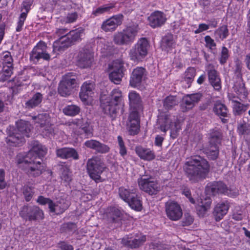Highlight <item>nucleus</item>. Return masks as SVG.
Returning <instances> with one entry per match:
<instances>
[{
    "instance_id": "c756f323",
    "label": "nucleus",
    "mask_w": 250,
    "mask_h": 250,
    "mask_svg": "<svg viewBox=\"0 0 250 250\" xmlns=\"http://www.w3.org/2000/svg\"><path fill=\"white\" fill-rule=\"evenodd\" d=\"M146 240V235L138 233L134 235L133 239H129L128 237L123 238L122 243L125 246L135 248L143 244Z\"/></svg>"
},
{
    "instance_id": "bf43d9fd",
    "label": "nucleus",
    "mask_w": 250,
    "mask_h": 250,
    "mask_svg": "<svg viewBox=\"0 0 250 250\" xmlns=\"http://www.w3.org/2000/svg\"><path fill=\"white\" fill-rule=\"evenodd\" d=\"M52 200H51L49 198H45L42 196H40L38 199L37 200V202L42 205H44L47 204L48 205V208L50 207V205L52 203Z\"/></svg>"
},
{
    "instance_id": "b1692460",
    "label": "nucleus",
    "mask_w": 250,
    "mask_h": 250,
    "mask_svg": "<svg viewBox=\"0 0 250 250\" xmlns=\"http://www.w3.org/2000/svg\"><path fill=\"white\" fill-rule=\"evenodd\" d=\"M201 97L202 95L199 93L185 96L181 106L182 111L186 112L192 109L200 101Z\"/></svg>"
},
{
    "instance_id": "4468645a",
    "label": "nucleus",
    "mask_w": 250,
    "mask_h": 250,
    "mask_svg": "<svg viewBox=\"0 0 250 250\" xmlns=\"http://www.w3.org/2000/svg\"><path fill=\"white\" fill-rule=\"evenodd\" d=\"M70 128L76 135L84 133L85 137L88 138L92 136V132L88 123L82 118L73 120L69 122Z\"/></svg>"
},
{
    "instance_id": "72a5a7b5",
    "label": "nucleus",
    "mask_w": 250,
    "mask_h": 250,
    "mask_svg": "<svg viewBox=\"0 0 250 250\" xmlns=\"http://www.w3.org/2000/svg\"><path fill=\"white\" fill-rule=\"evenodd\" d=\"M175 46V41L173 36L171 34L166 35L162 39V47L163 49L169 51Z\"/></svg>"
},
{
    "instance_id": "412c9836",
    "label": "nucleus",
    "mask_w": 250,
    "mask_h": 250,
    "mask_svg": "<svg viewBox=\"0 0 250 250\" xmlns=\"http://www.w3.org/2000/svg\"><path fill=\"white\" fill-rule=\"evenodd\" d=\"M93 90L94 84L91 82H85L82 85L79 97L84 104H91L94 94Z\"/></svg>"
},
{
    "instance_id": "a18cd8bd",
    "label": "nucleus",
    "mask_w": 250,
    "mask_h": 250,
    "mask_svg": "<svg viewBox=\"0 0 250 250\" xmlns=\"http://www.w3.org/2000/svg\"><path fill=\"white\" fill-rule=\"evenodd\" d=\"M215 35L217 38L223 40L229 35V31L226 25H223L219 28L215 32Z\"/></svg>"
},
{
    "instance_id": "6ab92c4d",
    "label": "nucleus",
    "mask_w": 250,
    "mask_h": 250,
    "mask_svg": "<svg viewBox=\"0 0 250 250\" xmlns=\"http://www.w3.org/2000/svg\"><path fill=\"white\" fill-rule=\"evenodd\" d=\"M20 214L22 218L30 221L42 220L44 218L43 211L37 206H24Z\"/></svg>"
},
{
    "instance_id": "4be33fe9",
    "label": "nucleus",
    "mask_w": 250,
    "mask_h": 250,
    "mask_svg": "<svg viewBox=\"0 0 250 250\" xmlns=\"http://www.w3.org/2000/svg\"><path fill=\"white\" fill-rule=\"evenodd\" d=\"M241 69L240 65L237 64L236 70L237 77L236 78V81L234 82L233 89L240 98H245L247 97L248 93L240 74Z\"/></svg>"
},
{
    "instance_id": "8fccbe9b",
    "label": "nucleus",
    "mask_w": 250,
    "mask_h": 250,
    "mask_svg": "<svg viewBox=\"0 0 250 250\" xmlns=\"http://www.w3.org/2000/svg\"><path fill=\"white\" fill-rule=\"evenodd\" d=\"M23 193L26 201H29L33 195L32 188L28 185H24L23 187Z\"/></svg>"
},
{
    "instance_id": "dca6fc26",
    "label": "nucleus",
    "mask_w": 250,
    "mask_h": 250,
    "mask_svg": "<svg viewBox=\"0 0 250 250\" xmlns=\"http://www.w3.org/2000/svg\"><path fill=\"white\" fill-rule=\"evenodd\" d=\"M46 48L44 42H39L30 53V61L34 63H36L41 59L46 61L49 60L50 57L46 51Z\"/></svg>"
},
{
    "instance_id": "a19ab883",
    "label": "nucleus",
    "mask_w": 250,
    "mask_h": 250,
    "mask_svg": "<svg viewBox=\"0 0 250 250\" xmlns=\"http://www.w3.org/2000/svg\"><path fill=\"white\" fill-rule=\"evenodd\" d=\"M196 70L194 67H189L187 68L184 74V80L187 83H191L196 75Z\"/></svg>"
},
{
    "instance_id": "4c0bfd02",
    "label": "nucleus",
    "mask_w": 250,
    "mask_h": 250,
    "mask_svg": "<svg viewBox=\"0 0 250 250\" xmlns=\"http://www.w3.org/2000/svg\"><path fill=\"white\" fill-rule=\"evenodd\" d=\"M80 111V107L76 105H69L63 109V112L65 115L71 116L78 114Z\"/></svg>"
},
{
    "instance_id": "aec40b11",
    "label": "nucleus",
    "mask_w": 250,
    "mask_h": 250,
    "mask_svg": "<svg viewBox=\"0 0 250 250\" xmlns=\"http://www.w3.org/2000/svg\"><path fill=\"white\" fill-rule=\"evenodd\" d=\"M35 119L40 124V131L44 137H50L54 135V130L50 124V118L47 114H42L35 117Z\"/></svg>"
},
{
    "instance_id": "58836bf2",
    "label": "nucleus",
    "mask_w": 250,
    "mask_h": 250,
    "mask_svg": "<svg viewBox=\"0 0 250 250\" xmlns=\"http://www.w3.org/2000/svg\"><path fill=\"white\" fill-rule=\"evenodd\" d=\"M12 74V67L11 65H4L2 71L0 73V81L7 80Z\"/></svg>"
},
{
    "instance_id": "6e6d98bb",
    "label": "nucleus",
    "mask_w": 250,
    "mask_h": 250,
    "mask_svg": "<svg viewBox=\"0 0 250 250\" xmlns=\"http://www.w3.org/2000/svg\"><path fill=\"white\" fill-rule=\"evenodd\" d=\"M96 149V151L101 153H106L109 151L110 147L106 145L99 142V145Z\"/></svg>"
},
{
    "instance_id": "cd10ccee",
    "label": "nucleus",
    "mask_w": 250,
    "mask_h": 250,
    "mask_svg": "<svg viewBox=\"0 0 250 250\" xmlns=\"http://www.w3.org/2000/svg\"><path fill=\"white\" fill-rule=\"evenodd\" d=\"M146 70L142 67H137L132 71L129 84L133 87L139 86L145 76Z\"/></svg>"
},
{
    "instance_id": "c9c22d12",
    "label": "nucleus",
    "mask_w": 250,
    "mask_h": 250,
    "mask_svg": "<svg viewBox=\"0 0 250 250\" xmlns=\"http://www.w3.org/2000/svg\"><path fill=\"white\" fill-rule=\"evenodd\" d=\"M42 95L41 93L37 92L25 103V106L28 109L33 108L38 106L42 100Z\"/></svg>"
},
{
    "instance_id": "39448f33",
    "label": "nucleus",
    "mask_w": 250,
    "mask_h": 250,
    "mask_svg": "<svg viewBox=\"0 0 250 250\" xmlns=\"http://www.w3.org/2000/svg\"><path fill=\"white\" fill-rule=\"evenodd\" d=\"M65 29H58L56 34L60 37L59 39L53 43V51H61L63 48L67 47L76 42H80L83 35V30L78 28L67 33Z\"/></svg>"
},
{
    "instance_id": "2f4dec72",
    "label": "nucleus",
    "mask_w": 250,
    "mask_h": 250,
    "mask_svg": "<svg viewBox=\"0 0 250 250\" xmlns=\"http://www.w3.org/2000/svg\"><path fill=\"white\" fill-rule=\"evenodd\" d=\"M135 152L140 159L147 161H151L155 158L154 152L150 148L138 146L135 148Z\"/></svg>"
},
{
    "instance_id": "052dcab7",
    "label": "nucleus",
    "mask_w": 250,
    "mask_h": 250,
    "mask_svg": "<svg viewBox=\"0 0 250 250\" xmlns=\"http://www.w3.org/2000/svg\"><path fill=\"white\" fill-rule=\"evenodd\" d=\"M7 185L5 181V172L3 169H0V189H4Z\"/></svg>"
},
{
    "instance_id": "0e129e2a",
    "label": "nucleus",
    "mask_w": 250,
    "mask_h": 250,
    "mask_svg": "<svg viewBox=\"0 0 250 250\" xmlns=\"http://www.w3.org/2000/svg\"><path fill=\"white\" fill-rule=\"evenodd\" d=\"M209 26L205 23H201L199 25L198 28L194 31L195 34L201 33L209 29Z\"/></svg>"
},
{
    "instance_id": "a211bd4d",
    "label": "nucleus",
    "mask_w": 250,
    "mask_h": 250,
    "mask_svg": "<svg viewBox=\"0 0 250 250\" xmlns=\"http://www.w3.org/2000/svg\"><path fill=\"white\" fill-rule=\"evenodd\" d=\"M165 211L167 218L172 221H178L183 215L180 205L175 201H169L166 203Z\"/></svg>"
},
{
    "instance_id": "9b49d317",
    "label": "nucleus",
    "mask_w": 250,
    "mask_h": 250,
    "mask_svg": "<svg viewBox=\"0 0 250 250\" xmlns=\"http://www.w3.org/2000/svg\"><path fill=\"white\" fill-rule=\"evenodd\" d=\"M78 86L76 76L69 73L64 75L58 87L59 93L63 97L70 95L75 88Z\"/></svg>"
},
{
    "instance_id": "de8ad7c7",
    "label": "nucleus",
    "mask_w": 250,
    "mask_h": 250,
    "mask_svg": "<svg viewBox=\"0 0 250 250\" xmlns=\"http://www.w3.org/2000/svg\"><path fill=\"white\" fill-rule=\"evenodd\" d=\"M229 50L226 47H223L220 54L219 62L221 64H225L229 57Z\"/></svg>"
},
{
    "instance_id": "f8f14e48",
    "label": "nucleus",
    "mask_w": 250,
    "mask_h": 250,
    "mask_svg": "<svg viewBox=\"0 0 250 250\" xmlns=\"http://www.w3.org/2000/svg\"><path fill=\"white\" fill-rule=\"evenodd\" d=\"M105 168L103 162L98 157L93 158L88 161L87 169L91 179L99 182L102 181L101 175Z\"/></svg>"
},
{
    "instance_id": "338daca9",
    "label": "nucleus",
    "mask_w": 250,
    "mask_h": 250,
    "mask_svg": "<svg viewBox=\"0 0 250 250\" xmlns=\"http://www.w3.org/2000/svg\"><path fill=\"white\" fill-rule=\"evenodd\" d=\"M66 152H67L66 148H60L57 150V155L61 158L65 159Z\"/></svg>"
},
{
    "instance_id": "a878e982",
    "label": "nucleus",
    "mask_w": 250,
    "mask_h": 250,
    "mask_svg": "<svg viewBox=\"0 0 250 250\" xmlns=\"http://www.w3.org/2000/svg\"><path fill=\"white\" fill-rule=\"evenodd\" d=\"M220 136L219 132H217L215 135H211L210 147L206 150L207 155L211 159L214 160L218 157V145L220 143Z\"/></svg>"
},
{
    "instance_id": "ea45409f",
    "label": "nucleus",
    "mask_w": 250,
    "mask_h": 250,
    "mask_svg": "<svg viewBox=\"0 0 250 250\" xmlns=\"http://www.w3.org/2000/svg\"><path fill=\"white\" fill-rule=\"evenodd\" d=\"M120 214V211L115 207L108 208L105 213L106 217L111 221H114Z\"/></svg>"
},
{
    "instance_id": "79ce46f5",
    "label": "nucleus",
    "mask_w": 250,
    "mask_h": 250,
    "mask_svg": "<svg viewBox=\"0 0 250 250\" xmlns=\"http://www.w3.org/2000/svg\"><path fill=\"white\" fill-rule=\"evenodd\" d=\"M213 110L216 114L223 117L226 116L228 113V109L226 106L220 103L215 104Z\"/></svg>"
},
{
    "instance_id": "e2e57ef3",
    "label": "nucleus",
    "mask_w": 250,
    "mask_h": 250,
    "mask_svg": "<svg viewBox=\"0 0 250 250\" xmlns=\"http://www.w3.org/2000/svg\"><path fill=\"white\" fill-rule=\"evenodd\" d=\"M193 220L192 216L188 213L185 214L183 221V224L184 226H189L193 223Z\"/></svg>"
},
{
    "instance_id": "f257e3e1",
    "label": "nucleus",
    "mask_w": 250,
    "mask_h": 250,
    "mask_svg": "<svg viewBox=\"0 0 250 250\" xmlns=\"http://www.w3.org/2000/svg\"><path fill=\"white\" fill-rule=\"evenodd\" d=\"M30 150L26 155L18 154L16 161L19 167L23 168L29 176L36 177L44 170V166L41 162V157L46 154L47 149L38 141L32 142Z\"/></svg>"
},
{
    "instance_id": "6e6552de",
    "label": "nucleus",
    "mask_w": 250,
    "mask_h": 250,
    "mask_svg": "<svg viewBox=\"0 0 250 250\" xmlns=\"http://www.w3.org/2000/svg\"><path fill=\"white\" fill-rule=\"evenodd\" d=\"M158 123L162 131L166 132L167 130H170V137L173 139L178 136L179 132L181 129L180 120L172 115L165 114L160 116Z\"/></svg>"
},
{
    "instance_id": "49530a36",
    "label": "nucleus",
    "mask_w": 250,
    "mask_h": 250,
    "mask_svg": "<svg viewBox=\"0 0 250 250\" xmlns=\"http://www.w3.org/2000/svg\"><path fill=\"white\" fill-rule=\"evenodd\" d=\"M61 177L62 179V182L65 186L69 185L72 180L71 172L67 169H65L63 170Z\"/></svg>"
},
{
    "instance_id": "2eb2a0df",
    "label": "nucleus",
    "mask_w": 250,
    "mask_h": 250,
    "mask_svg": "<svg viewBox=\"0 0 250 250\" xmlns=\"http://www.w3.org/2000/svg\"><path fill=\"white\" fill-rule=\"evenodd\" d=\"M94 54L88 47L82 48L76 56L77 65L81 68H87L91 66L93 62Z\"/></svg>"
},
{
    "instance_id": "37998d69",
    "label": "nucleus",
    "mask_w": 250,
    "mask_h": 250,
    "mask_svg": "<svg viewBox=\"0 0 250 250\" xmlns=\"http://www.w3.org/2000/svg\"><path fill=\"white\" fill-rule=\"evenodd\" d=\"M233 111L235 114L239 115L248 109V105L242 104L239 102L232 101Z\"/></svg>"
},
{
    "instance_id": "5701e85b",
    "label": "nucleus",
    "mask_w": 250,
    "mask_h": 250,
    "mask_svg": "<svg viewBox=\"0 0 250 250\" xmlns=\"http://www.w3.org/2000/svg\"><path fill=\"white\" fill-rule=\"evenodd\" d=\"M123 16L121 14L116 15L104 21L101 26L104 31L113 32L122 23Z\"/></svg>"
},
{
    "instance_id": "864d4df0",
    "label": "nucleus",
    "mask_w": 250,
    "mask_h": 250,
    "mask_svg": "<svg viewBox=\"0 0 250 250\" xmlns=\"http://www.w3.org/2000/svg\"><path fill=\"white\" fill-rule=\"evenodd\" d=\"M205 41L206 42V46L210 49L213 50L215 49L216 43L209 36H206L205 37Z\"/></svg>"
},
{
    "instance_id": "20e7f679",
    "label": "nucleus",
    "mask_w": 250,
    "mask_h": 250,
    "mask_svg": "<svg viewBox=\"0 0 250 250\" xmlns=\"http://www.w3.org/2000/svg\"><path fill=\"white\" fill-rule=\"evenodd\" d=\"M16 128L10 127L7 129L8 136L6 138L7 144L10 146H17L25 142L24 137H28L31 134V125L22 120L16 123Z\"/></svg>"
},
{
    "instance_id": "f03ea898",
    "label": "nucleus",
    "mask_w": 250,
    "mask_h": 250,
    "mask_svg": "<svg viewBox=\"0 0 250 250\" xmlns=\"http://www.w3.org/2000/svg\"><path fill=\"white\" fill-rule=\"evenodd\" d=\"M209 169L208 162L200 156L188 159L183 166L186 176L193 182L205 178Z\"/></svg>"
},
{
    "instance_id": "7ed1b4c3",
    "label": "nucleus",
    "mask_w": 250,
    "mask_h": 250,
    "mask_svg": "<svg viewBox=\"0 0 250 250\" xmlns=\"http://www.w3.org/2000/svg\"><path fill=\"white\" fill-rule=\"evenodd\" d=\"M130 111L127 123V130L130 135L137 134L140 130L138 110L141 108V99L138 93L131 91L128 93Z\"/></svg>"
},
{
    "instance_id": "9d476101",
    "label": "nucleus",
    "mask_w": 250,
    "mask_h": 250,
    "mask_svg": "<svg viewBox=\"0 0 250 250\" xmlns=\"http://www.w3.org/2000/svg\"><path fill=\"white\" fill-rule=\"evenodd\" d=\"M125 71L124 62L121 60H116L109 63L107 69L109 80L116 84L120 83Z\"/></svg>"
},
{
    "instance_id": "603ef678",
    "label": "nucleus",
    "mask_w": 250,
    "mask_h": 250,
    "mask_svg": "<svg viewBox=\"0 0 250 250\" xmlns=\"http://www.w3.org/2000/svg\"><path fill=\"white\" fill-rule=\"evenodd\" d=\"M66 155L65 159L72 158L75 160H77L79 158V155L77 152L74 148H66Z\"/></svg>"
},
{
    "instance_id": "c03bdc74",
    "label": "nucleus",
    "mask_w": 250,
    "mask_h": 250,
    "mask_svg": "<svg viewBox=\"0 0 250 250\" xmlns=\"http://www.w3.org/2000/svg\"><path fill=\"white\" fill-rule=\"evenodd\" d=\"M178 100H177L176 97L174 96H168L167 97L164 102V106L166 109H171L173 106L177 104Z\"/></svg>"
},
{
    "instance_id": "f3484780",
    "label": "nucleus",
    "mask_w": 250,
    "mask_h": 250,
    "mask_svg": "<svg viewBox=\"0 0 250 250\" xmlns=\"http://www.w3.org/2000/svg\"><path fill=\"white\" fill-rule=\"evenodd\" d=\"M208 194L214 195L216 194L222 193L224 195L233 197L235 196V192L228 189L226 186L221 182H215L208 184L206 188Z\"/></svg>"
},
{
    "instance_id": "393cba45",
    "label": "nucleus",
    "mask_w": 250,
    "mask_h": 250,
    "mask_svg": "<svg viewBox=\"0 0 250 250\" xmlns=\"http://www.w3.org/2000/svg\"><path fill=\"white\" fill-rule=\"evenodd\" d=\"M167 20L166 14L160 11H154L147 18L149 25L153 28L162 26Z\"/></svg>"
},
{
    "instance_id": "423d86ee",
    "label": "nucleus",
    "mask_w": 250,
    "mask_h": 250,
    "mask_svg": "<svg viewBox=\"0 0 250 250\" xmlns=\"http://www.w3.org/2000/svg\"><path fill=\"white\" fill-rule=\"evenodd\" d=\"M121 100L122 92L119 89H113L108 96H101V107L104 114L114 118Z\"/></svg>"
},
{
    "instance_id": "f704fd0d",
    "label": "nucleus",
    "mask_w": 250,
    "mask_h": 250,
    "mask_svg": "<svg viewBox=\"0 0 250 250\" xmlns=\"http://www.w3.org/2000/svg\"><path fill=\"white\" fill-rule=\"evenodd\" d=\"M137 189L135 188H128L121 187L119 189L120 197L125 202H128L129 199L133 196L136 193Z\"/></svg>"
},
{
    "instance_id": "774afa93",
    "label": "nucleus",
    "mask_w": 250,
    "mask_h": 250,
    "mask_svg": "<svg viewBox=\"0 0 250 250\" xmlns=\"http://www.w3.org/2000/svg\"><path fill=\"white\" fill-rule=\"evenodd\" d=\"M27 15L26 12H22L20 15L18 22L24 24L27 17Z\"/></svg>"
},
{
    "instance_id": "1a4fd4ad",
    "label": "nucleus",
    "mask_w": 250,
    "mask_h": 250,
    "mask_svg": "<svg viewBox=\"0 0 250 250\" xmlns=\"http://www.w3.org/2000/svg\"><path fill=\"white\" fill-rule=\"evenodd\" d=\"M150 44L146 38H141L129 52L130 59L134 62H142L147 55Z\"/></svg>"
},
{
    "instance_id": "5fc2aeb1",
    "label": "nucleus",
    "mask_w": 250,
    "mask_h": 250,
    "mask_svg": "<svg viewBox=\"0 0 250 250\" xmlns=\"http://www.w3.org/2000/svg\"><path fill=\"white\" fill-rule=\"evenodd\" d=\"M99 141L95 140H90L86 141L84 144L86 147L96 150L97 147L98 146V145H99Z\"/></svg>"
},
{
    "instance_id": "13d9d810",
    "label": "nucleus",
    "mask_w": 250,
    "mask_h": 250,
    "mask_svg": "<svg viewBox=\"0 0 250 250\" xmlns=\"http://www.w3.org/2000/svg\"><path fill=\"white\" fill-rule=\"evenodd\" d=\"M238 131L241 135L249 134L250 133L249 125L246 124L239 125L238 127Z\"/></svg>"
},
{
    "instance_id": "ddd939ff",
    "label": "nucleus",
    "mask_w": 250,
    "mask_h": 250,
    "mask_svg": "<svg viewBox=\"0 0 250 250\" xmlns=\"http://www.w3.org/2000/svg\"><path fill=\"white\" fill-rule=\"evenodd\" d=\"M140 189L149 194H156L160 190L161 187L151 176L143 175L138 180Z\"/></svg>"
},
{
    "instance_id": "c85d7f7f",
    "label": "nucleus",
    "mask_w": 250,
    "mask_h": 250,
    "mask_svg": "<svg viewBox=\"0 0 250 250\" xmlns=\"http://www.w3.org/2000/svg\"><path fill=\"white\" fill-rule=\"evenodd\" d=\"M206 70L208 71V80L215 90H219L220 89L221 81L218 75L217 72L213 68V66L209 64L206 66Z\"/></svg>"
},
{
    "instance_id": "4d7b16f0",
    "label": "nucleus",
    "mask_w": 250,
    "mask_h": 250,
    "mask_svg": "<svg viewBox=\"0 0 250 250\" xmlns=\"http://www.w3.org/2000/svg\"><path fill=\"white\" fill-rule=\"evenodd\" d=\"M78 18V15L76 13H71L68 14L64 19L63 21L65 23H71L76 21Z\"/></svg>"
},
{
    "instance_id": "680f3d73",
    "label": "nucleus",
    "mask_w": 250,
    "mask_h": 250,
    "mask_svg": "<svg viewBox=\"0 0 250 250\" xmlns=\"http://www.w3.org/2000/svg\"><path fill=\"white\" fill-rule=\"evenodd\" d=\"M32 3V0H25L22 3V12H26L27 14Z\"/></svg>"
},
{
    "instance_id": "bb28decb",
    "label": "nucleus",
    "mask_w": 250,
    "mask_h": 250,
    "mask_svg": "<svg viewBox=\"0 0 250 250\" xmlns=\"http://www.w3.org/2000/svg\"><path fill=\"white\" fill-rule=\"evenodd\" d=\"M229 208L228 201H220L217 203L214 207L213 215L216 221L222 220L227 214Z\"/></svg>"
},
{
    "instance_id": "e433bc0d",
    "label": "nucleus",
    "mask_w": 250,
    "mask_h": 250,
    "mask_svg": "<svg viewBox=\"0 0 250 250\" xmlns=\"http://www.w3.org/2000/svg\"><path fill=\"white\" fill-rule=\"evenodd\" d=\"M127 202L129 207L137 211H140L142 209V202L140 197L135 194L129 199Z\"/></svg>"
},
{
    "instance_id": "69168bd1",
    "label": "nucleus",
    "mask_w": 250,
    "mask_h": 250,
    "mask_svg": "<svg viewBox=\"0 0 250 250\" xmlns=\"http://www.w3.org/2000/svg\"><path fill=\"white\" fill-rule=\"evenodd\" d=\"M59 248L62 250H73V248L71 245L67 244L65 242H61L59 244Z\"/></svg>"
},
{
    "instance_id": "473e14b6",
    "label": "nucleus",
    "mask_w": 250,
    "mask_h": 250,
    "mask_svg": "<svg viewBox=\"0 0 250 250\" xmlns=\"http://www.w3.org/2000/svg\"><path fill=\"white\" fill-rule=\"evenodd\" d=\"M196 207L198 213L200 216H204L206 212L210 208L211 200L207 197L204 199H200L197 201Z\"/></svg>"
},
{
    "instance_id": "09e8293b",
    "label": "nucleus",
    "mask_w": 250,
    "mask_h": 250,
    "mask_svg": "<svg viewBox=\"0 0 250 250\" xmlns=\"http://www.w3.org/2000/svg\"><path fill=\"white\" fill-rule=\"evenodd\" d=\"M112 8V6H109L107 5H103L97 8L96 10H94L92 12V13L95 16H97L102 14L109 11Z\"/></svg>"
},
{
    "instance_id": "0eeeda50",
    "label": "nucleus",
    "mask_w": 250,
    "mask_h": 250,
    "mask_svg": "<svg viewBox=\"0 0 250 250\" xmlns=\"http://www.w3.org/2000/svg\"><path fill=\"white\" fill-rule=\"evenodd\" d=\"M139 30L140 28L137 24L127 26L122 31L114 34L113 42L118 45H130L136 40Z\"/></svg>"
},
{
    "instance_id": "7c9ffc66",
    "label": "nucleus",
    "mask_w": 250,
    "mask_h": 250,
    "mask_svg": "<svg viewBox=\"0 0 250 250\" xmlns=\"http://www.w3.org/2000/svg\"><path fill=\"white\" fill-rule=\"evenodd\" d=\"M69 202L65 198H61L56 203L52 201L49 209L51 212L59 214L63 213L69 207Z\"/></svg>"
},
{
    "instance_id": "3c124183",
    "label": "nucleus",
    "mask_w": 250,
    "mask_h": 250,
    "mask_svg": "<svg viewBox=\"0 0 250 250\" xmlns=\"http://www.w3.org/2000/svg\"><path fill=\"white\" fill-rule=\"evenodd\" d=\"M2 61L3 66L11 65L12 67L13 59L10 52H6L3 53Z\"/></svg>"
}]
</instances>
